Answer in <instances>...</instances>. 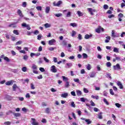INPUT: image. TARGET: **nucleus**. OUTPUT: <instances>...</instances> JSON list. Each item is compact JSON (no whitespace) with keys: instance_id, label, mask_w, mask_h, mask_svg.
I'll use <instances>...</instances> for the list:
<instances>
[{"instance_id":"nucleus-64","label":"nucleus","mask_w":125,"mask_h":125,"mask_svg":"<svg viewBox=\"0 0 125 125\" xmlns=\"http://www.w3.org/2000/svg\"><path fill=\"white\" fill-rule=\"evenodd\" d=\"M18 98L19 99L20 101H23L24 100V98L19 97Z\"/></svg>"},{"instance_id":"nucleus-17","label":"nucleus","mask_w":125,"mask_h":125,"mask_svg":"<svg viewBox=\"0 0 125 125\" xmlns=\"http://www.w3.org/2000/svg\"><path fill=\"white\" fill-rule=\"evenodd\" d=\"M61 97H62V98H66L67 97H68V93H65L62 94L61 95Z\"/></svg>"},{"instance_id":"nucleus-2","label":"nucleus","mask_w":125,"mask_h":125,"mask_svg":"<svg viewBox=\"0 0 125 125\" xmlns=\"http://www.w3.org/2000/svg\"><path fill=\"white\" fill-rule=\"evenodd\" d=\"M50 71L52 73H57V69H56V66L55 65H52L50 67Z\"/></svg>"},{"instance_id":"nucleus-24","label":"nucleus","mask_w":125,"mask_h":125,"mask_svg":"<svg viewBox=\"0 0 125 125\" xmlns=\"http://www.w3.org/2000/svg\"><path fill=\"white\" fill-rule=\"evenodd\" d=\"M119 49L116 47H114L113 49V52H116V53H119Z\"/></svg>"},{"instance_id":"nucleus-62","label":"nucleus","mask_w":125,"mask_h":125,"mask_svg":"<svg viewBox=\"0 0 125 125\" xmlns=\"http://www.w3.org/2000/svg\"><path fill=\"white\" fill-rule=\"evenodd\" d=\"M36 9H37V10H40V11H42V6L36 7Z\"/></svg>"},{"instance_id":"nucleus-32","label":"nucleus","mask_w":125,"mask_h":125,"mask_svg":"<svg viewBox=\"0 0 125 125\" xmlns=\"http://www.w3.org/2000/svg\"><path fill=\"white\" fill-rule=\"evenodd\" d=\"M86 69L88 71H89V70H91V65L90 64H87L86 65Z\"/></svg>"},{"instance_id":"nucleus-23","label":"nucleus","mask_w":125,"mask_h":125,"mask_svg":"<svg viewBox=\"0 0 125 125\" xmlns=\"http://www.w3.org/2000/svg\"><path fill=\"white\" fill-rule=\"evenodd\" d=\"M70 26H71V27H77V26H78V24H77V23L75 22H73V23H71L70 24Z\"/></svg>"},{"instance_id":"nucleus-41","label":"nucleus","mask_w":125,"mask_h":125,"mask_svg":"<svg viewBox=\"0 0 125 125\" xmlns=\"http://www.w3.org/2000/svg\"><path fill=\"white\" fill-rule=\"evenodd\" d=\"M60 31L61 34H64V33H65V30L64 29H63L62 28H60Z\"/></svg>"},{"instance_id":"nucleus-38","label":"nucleus","mask_w":125,"mask_h":125,"mask_svg":"<svg viewBox=\"0 0 125 125\" xmlns=\"http://www.w3.org/2000/svg\"><path fill=\"white\" fill-rule=\"evenodd\" d=\"M83 91L84 92V93H88L89 92V91L87 90L86 88H84L83 89Z\"/></svg>"},{"instance_id":"nucleus-11","label":"nucleus","mask_w":125,"mask_h":125,"mask_svg":"<svg viewBox=\"0 0 125 125\" xmlns=\"http://www.w3.org/2000/svg\"><path fill=\"white\" fill-rule=\"evenodd\" d=\"M73 66V63L69 62V63H67L65 65V68L66 69H69V68H71Z\"/></svg>"},{"instance_id":"nucleus-31","label":"nucleus","mask_w":125,"mask_h":125,"mask_svg":"<svg viewBox=\"0 0 125 125\" xmlns=\"http://www.w3.org/2000/svg\"><path fill=\"white\" fill-rule=\"evenodd\" d=\"M13 34H14L15 35H16L17 36H18L19 35V32H18V30H14L13 31Z\"/></svg>"},{"instance_id":"nucleus-47","label":"nucleus","mask_w":125,"mask_h":125,"mask_svg":"<svg viewBox=\"0 0 125 125\" xmlns=\"http://www.w3.org/2000/svg\"><path fill=\"white\" fill-rule=\"evenodd\" d=\"M109 92L111 95H114L115 93H114V91H113V89H110L109 90Z\"/></svg>"},{"instance_id":"nucleus-4","label":"nucleus","mask_w":125,"mask_h":125,"mask_svg":"<svg viewBox=\"0 0 125 125\" xmlns=\"http://www.w3.org/2000/svg\"><path fill=\"white\" fill-rule=\"evenodd\" d=\"M114 70H121V65L117 63L116 65L113 66Z\"/></svg>"},{"instance_id":"nucleus-30","label":"nucleus","mask_w":125,"mask_h":125,"mask_svg":"<svg viewBox=\"0 0 125 125\" xmlns=\"http://www.w3.org/2000/svg\"><path fill=\"white\" fill-rule=\"evenodd\" d=\"M55 16H56V17H61V16H63V14H62V13H58L55 14Z\"/></svg>"},{"instance_id":"nucleus-36","label":"nucleus","mask_w":125,"mask_h":125,"mask_svg":"<svg viewBox=\"0 0 125 125\" xmlns=\"http://www.w3.org/2000/svg\"><path fill=\"white\" fill-rule=\"evenodd\" d=\"M50 112V109H49V108L48 107L46 108L45 109V113H46L47 114H49Z\"/></svg>"},{"instance_id":"nucleus-19","label":"nucleus","mask_w":125,"mask_h":125,"mask_svg":"<svg viewBox=\"0 0 125 125\" xmlns=\"http://www.w3.org/2000/svg\"><path fill=\"white\" fill-rule=\"evenodd\" d=\"M50 11V7L49 6L46 7L45 13H49Z\"/></svg>"},{"instance_id":"nucleus-9","label":"nucleus","mask_w":125,"mask_h":125,"mask_svg":"<svg viewBox=\"0 0 125 125\" xmlns=\"http://www.w3.org/2000/svg\"><path fill=\"white\" fill-rule=\"evenodd\" d=\"M13 115L15 118H18L21 117V113L13 112Z\"/></svg>"},{"instance_id":"nucleus-27","label":"nucleus","mask_w":125,"mask_h":125,"mask_svg":"<svg viewBox=\"0 0 125 125\" xmlns=\"http://www.w3.org/2000/svg\"><path fill=\"white\" fill-rule=\"evenodd\" d=\"M85 122L87 123V125H90V124H91V121H90L89 119H85Z\"/></svg>"},{"instance_id":"nucleus-16","label":"nucleus","mask_w":125,"mask_h":125,"mask_svg":"<svg viewBox=\"0 0 125 125\" xmlns=\"http://www.w3.org/2000/svg\"><path fill=\"white\" fill-rule=\"evenodd\" d=\"M76 92L78 96H81V95H82V94L81 91L79 90H76Z\"/></svg>"},{"instance_id":"nucleus-29","label":"nucleus","mask_w":125,"mask_h":125,"mask_svg":"<svg viewBox=\"0 0 125 125\" xmlns=\"http://www.w3.org/2000/svg\"><path fill=\"white\" fill-rule=\"evenodd\" d=\"M69 86H70V84L69 83V82L67 81V82H65V87H66V88H68V87H69Z\"/></svg>"},{"instance_id":"nucleus-18","label":"nucleus","mask_w":125,"mask_h":125,"mask_svg":"<svg viewBox=\"0 0 125 125\" xmlns=\"http://www.w3.org/2000/svg\"><path fill=\"white\" fill-rule=\"evenodd\" d=\"M102 114H103V113L100 112L98 115V119H100V120H102V119H103V116H102Z\"/></svg>"},{"instance_id":"nucleus-21","label":"nucleus","mask_w":125,"mask_h":125,"mask_svg":"<svg viewBox=\"0 0 125 125\" xmlns=\"http://www.w3.org/2000/svg\"><path fill=\"white\" fill-rule=\"evenodd\" d=\"M91 98H93V99H96V100H98V99H99V96H98V95L97 96L92 95Z\"/></svg>"},{"instance_id":"nucleus-33","label":"nucleus","mask_w":125,"mask_h":125,"mask_svg":"<svg viewBox=\"0 0 125 125\" xmlns=\"http://www.w3.org/2000/svg\"><path fill=\"white\" fill-rule=\"evenodd\" d=\"M76 35H77V32H76L75 30H73L72 31V35H71L72 37H75Z\"/></svg>"},{"instance_id":"nucleus-25","label":"nucleus","mask_w":125,"mask_h":125,"mask_svg":"<svg viewBox=\"0 0 125 125\" xmlns=\"http://www.w3.org/2000/svg\"><path fill=\"white\" fill-rule=\"evenodd\" d=\"M33 70H38V66L36 64H33L32 66Z\"/></svg>"},{"instance_id":"nucleus-60","label":"nucleus","mask_w":125,"mask_h":125,"mask_svg":"<svg viewBox=\"0 0 125 125\" xmlns=\"http://www.w3.org/2000/svg\"><path fill=\"white\" fill-rule=\"evenodd\" d=\"M4 60H5V61H7V62H9V59L7 57H4Z\"/></svg>"},{"instance_id":"nucleus-44","label":"nucleus","mask_w":125,"mask_h":125,"mask_svg":"<svg viewBox=\"0 0 125 125\" xmlns=\"http://www.w3.org/2000/svg\"><path fill=\"white\" fill-rule=\"evenodd\" d=\"M83 56L84 59H86V58H87V55L85 53H83Z\"/></svg>"},{"instance_id":"nucleus-50","label":"nucleus","mask_w":125,"mask_h":125,"mask_svg":"<svg viewBox=\"0 0 125 125\" xmlns=\"http://www.w3.org/2000/svg\"><path fill=\"white\" fill-rule=\"evenodd\" d=\"M104 102L106 104V105H109V103L107 101V99H104Z\"/></svg>"},{"instance_id":"nucleus-37","label":"nucleus","mask_w":125,"mask_h":125,"mask_svg":"<svg viewBox=\"0 0 125 125\" xmlns=\"http://www.w3.org/2000/svg\"><path fill=\"white\" fill-rule=\"evenodd\" d=\"M44 61L46 62V63H49V60L47 59L45 57H43Z\"/></svg>"},{"instance_id":"nucleus-35","label":"nucleus","mask_w":125,"mask_h":125,"mask_svg":"<svg viewBox=\"0 0 125 125\" xmlns=\"http://www.w3.org/2000/svg\"><path fill=\"white\" fill-rule=\"evenodd\" d=\"M28 58H29V57L27 55H25L23 56V59L24 60H25V61H26L28 60Z\"/></svg>"},{"instance_id":"nucleus-7","label":"nucleus","mask_w":125,"mask_h":125,"mask_svg":"<svg viewBox=\"0 0 125 125\" xmlns=\"http://www.w3.org/2000/svg\"><path fill=\"white\" fill-rule=\"evenodd\" d=\"M31 120H32V122L31 123L32 125H39V122L36 121V119L31 118Z\"/></svg>"},{"instance_id":"nucleus-55","label":"nucleus","mask_w":125,"mask_h":125,"mask_svg":"<svg viewBox=\"0 0 125 125\" xmlns=\"http://www.w3.org/2000/svg\"><path fill=\"white\" fill-rule=\"evenodd\" d=\"M111 36L112 37H116V35H115V30H112L111 32Z\"/></svg>"},{"instance_id":"nucleus-54","label":"nucleus","mask_w":125,"mask_h":125,"mask_svg":"<svg viewBox=\"0 0 125 125\" xmlns=\"http://www.w3.org/2000/svg\"><path fill=\"white\" fill-rule=\"evenodd\" d=\"M33 34L34 35H39V34H40V32L38 31V30H35L34 32H33Z\"/></svg>"},{"instance_id":"nucleus-51","label":"nucleus","mask_w":125,"mask_h":125,"mask_svg":"<svg viewBox=\"0 0 125 125\" xmlns=\"http://www.w3.org/2000/svg\"><path fill=\"white\" fill-rule=\"evenodd\" d=\"M115 106L117 107V108H120L122 106V105L119 103H116L115 104Z\"/></svg>"},{"instance_id":"nucleus-49","label":"nucleus","mask_w":125,"mask_h":125,"mask_svg":"<svg viewBox=\"0 0 125 125\" xmlns=\"http://www.w3.org/2000/svg\"><path fill=\"white\" fill-rule=\"evenodd\" d=\"M77 14L78 15V16H83V13L81 12L80 11H77Z\"/></svg>"},{"instance_id":"nucleus-61","label":"nucleus","mask_w":125,"mask_h":125,"mask_svg":"<svg viewBox=\"0 0 125 125\" xmlns=\"http://www.w3.org/2000/svg\"><path fill=\"white\" fill-rule=\"evenodd\" d=\"M61 3H62V1H59L57 3V6H59L60 5V4H61Z\"/></svg>"},{"instance_id":"nucleus-3","label":"nucleus","mask_w":125,"mask_h":125,"mask_svg":"<svg viewBox=\"0 0 125 125\" xmlns=\"http://www.w3.org/2000/svg\"><path fill=\"white\" fill-rule=\"evenodd\" d=\"M55 42H56V40L55 39H52L48 42V44L49 45H54L55 44Z\"/></svg>"},{"instance_id":"nucleus-26","label":"nucleus","mask_w":125,"mask_h":125,"mask_svg":"<svg viewBox=\"0 0 125 125\" xmlns=\"http://www.w3.org/2000/svg\"><path fill=\"white\" fill-rule=\"evenodd\" d=\"M45 28H50L51 27V25L49 24L48 23H46L44 24Z\"/></svg>"},{"instance_id":"nucleus-20","label":"nucleus","mask_w":125,"mask_h":125,"mask_svg":"<svg viewBox=\"0 0 125 125\" xmlns=\"http://www.w3.org/2000/svg\"><path fill=\"white\" fill-rule=\"evenodd\" d=\"M101 31V26H99V28L96 29V33H98V34H100Z\"/></svg>"},{"instance_id":"nucleus-39","label":"nucleus","mask_w":125,"mask_h":125,"mask_svg":"<svg viewBox=\"0 0 125 125\" xmlns=\"http://www.w3.org/2000/svg\"><path fill=\"white\" fill-rule=\"evenodd\" d=\"M25 97L28 99H30L31 96L30 95L29 93H26V94L25 95Z\"/></svg>"},{"instance_id":"nucleus-5","label":"nucleus","mask_w":125,"mask_h":125,"mask_svg":"<svg viewBox=\"0 0 125 125\" xmlns=\"http://www.w3.org/2000/svg\"><path fill=\"white\" fill-rule=\"evenodd\" d=\"M87 9L89 11V12H90L91 15H93V12H95V11H96L95 9H93L91 8H88Z\"/></svg>"},{"instance_id":"nucleus-45","label":"nucleus","mask_w":125,"mask_h":125,"mask_svg":"<svg viewBox=\"0 0 125 125\" xmlns=\"http://www.w3.org/2000/svg\"><path fill=\"white\" fill-rule=\"evenodd\" d=\"M22 6L23 7H26L27 6V2L24 1L22 2Z\"/></svg>"},{"instance_id":"nucleus-14","label":"nucleus","mask_w":125,"mask_h":125,"mask_svg":"<svg viewBox=\"0 0 125 125\" xmlns=\"http://www.w3.org/2000/svg\"><path fill=\"white\" fill-rule=\"evenodd\" d=\"M19 87L17 86L16 84H14L13 85V91H16V89H18Z\"/></svg>"},{"instance_id":"nucleus-57","label":"nucleus","mask_w":125,"mask_h":125,"mask_svg":"<svg viewBox=\"0 0 125 125\" xmlns=\"http://www.w3.org/2000/svg\"><path fill=\"white\" fill-rule=\"evenodd\" d=\"M22 72H26L27 71V67H23L22 68Z\"/></svg>"},{"instance_id":"nucleus-12","label":"nucleus","mask_w":125,"mask_h":125,"mask_svg":"<svg viewBox=\"0 0 125 125\" xmlns=\"http://www.w3.org/2000/svg\"><path fill=\"white\" fill-rule=\"evenodd\" d=\"M18 14H19V16L21 17V18L23 17V14L22 13V11L20 10V9L18 10Z\"/></svg>"},{"instance_id":"nucleus-40","label":"nucleus","mask_w":125,"mask_h":125,"mask_svg":"<svg viewBox=\"0 0 125 125\" xmlns=\"http://www.w3.org/2000/svg\"><path fill=\"white\" fill-rule=\"evenodd\" d=\"M106 78H109L110 80H112V77H111L110 73H106Z\"/></svg>"},{"instance_id":"nucleus-48","label":"nucleus","mask_w":125,"mask_h":125,"mask_svg":"<svg viewBox=\"0 0 125 125\" xmlns=\"http://www.w3.org/2000/svg\"><path fill=\"white\" fill-rule=\"evenodd\" d=\"M112 66V64L110 62H106V66L108 67H111Z\"/></svg>"},{"instance_id":"nucleus-28","label":"nucleus","mask_w":125,"mask_h":125,"mask_svg":"<svg viewBox=\"0 0 125 125\" xmlns=\"http://www.w3.org/2000/svg\"><path fill=\"white\" fill-rule=\"evenodd\" d=\"M80 101L81 102H85V101H87V99H85L84 98H80Z\"/></svg>"},{"instance_id":"nucleus-52","label":"nucleus","mask_w":125,"mask_h":125,"mask_svg":"<svg viewBox=\"0 0 125 125\" xmlns=\"http://www.w3.org/2000/svg\"><path fill=\"white\" fill-rule=\"evenodd\" d=\"M71 106L73 108H75L76 107V104H75V103L74 102H71Z\"/></svg>"},{"instance_id":"nucleus-46","label":"nucleus","mask_w":125,"mask_h":125,"mask_svg":"<svg viewBox=\"0 0 125 125\" xmlns=\"http://www.w3.org/2000/svg\"><path fill=\"white\" fill-rule=\"evenodd\" d=\"M22 42V41H19L16 42V45H19L20 44H21Z\"/></svg>"},{"instance_id":"nucleus-13","label":"nucleus","mask_w":125,"mask_h":125,"mask_svg":"<svg viewBox=\"0 0 125 125\" xmlns=\"http://www.w3.org/2000/svg\"><path fill=\"white\" fill-rule=\"evenodd\" d=\"M106 40H105V42L108 43L111 41V37L107 36L105 37Z\"/></svg>"},{"instance_id":"nucleus-10","label":"nucleus","mask_w":125,"mask_h":125,"mask_svg":"<svg viewBox=\"0 0 125 125\" xmlns=\"http://www.w3.org/2000/svg\"><path fill=\"white\" fill-rule=\"evenodd\" d=\"M41 55V53H31L30 54V56L31 57H33V56H40Z\"/></svg>"},{"instance_id":"nucleus-56","label":"nucleus","mask_w":125,"mask_h":125,"mask_svg":"<svg viewBox=\"0 0 125 125\" xmlns=\"http://www.w3.org/2000/svg\"><path fill=\"white\" fill-rule=\"evenodd\" d=\"M104 9H108V8H109V6H108L107 4H104Z\"/></svg>"},{"instance_id":"nucleus-8","label":"nucleus","mask_w":125,"mask_h":125,"mask_svg":"<svg viewBox=\"0 0 125 125\" xmlns=\"http://www.w3.org/2000/svg\"><path fill=\"white\" fill-rule=\"evenodd\" d=\"M13 83H14L13 80H10L6 82L5 84L6 85H12V84H13Z\"/></svg>"},{"instance_id":"nucleus-1","label":"nucleus","mask_w":125,"mask_h":125,"mask_svg":"<svg viewBox=\"0 0 125 125\" xmlns=\"http://www.w3.org/2000/svg\"><path fill=\"white\" fill-rule=\"evenodd\" d=\"M63 13L66 15V17H71V12L69 11V10H63Z\"/></svg>"},{"instance_id":"nucleus-63","label":"nucleus","mask_w":125,"mask_h":125,"mask_svg":"<svg viewBox=\"0 0 125 125\" xmlns=\"http://www.w3.org/2000/svg\"><path fill=\"white\" fill-rule=\"evenodd\" d=\"M118 17H119V18H123V17H124V14H123L122 13H120L118 15Z\"/></svg>"},{"instance_id":"nucleus-6","label":"nucleus","mask_w":125,"mask_h":125,"mask_svg":"<svg viewBox=\"0 0 125 125\" xmlns=\"http://www.w3.org/2000/svg\"><path fill=\"white\" fill-rule=\"evenodd\" d=\"M117 84L119 87V88H120V89H123V88H124V86L123 85L122 82L120 81H117Z\"/></svg>"},{"instance_id":"nucleus-22","label":"nucleus","mask_w":125,"mask_h":125,"mask_svg":"<svg viewBox=\"0 0 125 125\" xmlns=\"http://www.w3.org/2000/svg\"><path fill=\"white\" fill-rule=\"evenodd\" d=\"M62 80L63 81V82H65V83L66 82H68V81H69V79H68V78L65 77V76H62Z\"/></svg>"},{"instance_id":"nucleus-34","label":"nucleus","mask_w":125,"mask_h":125,"mask_svg":"<svg viewBox=\"0 0 125 125\" xmlns=\"http://www.w3.org/2000/svg\"><path fill=\"white\" fill-rule=\"evenodd\" d=\"M115 58L116 59V60H118V61H124V59H121V58L119 57H115Z\"/></svg>"},{"instance_id":"nucleus-42","label":"nucleus","mask_w":125,"mask_h":125,"mask_svg":"<svg viewBox=\"0 0 125 125\" xmlns=\"http://www.w3.org/2000/svg\"><path fill=\"white\" fill-rule=\"evenodd\" d=\"M40 71H41V72H45V69H44V68L43 67H40L39 68Z\"/></svg>"},{"instance_id":"nucleus-43","label":"nucleus","mask_w":125,"mask_h":125,"mask_svg":"<svg viewBox=\"0 0 125 125\" xmlns=\"http://www.w3.org/2000/svg\"><path fill=\"white\" fill-rule=\"evenodd\" d=\"M4 125H11V122H10L9 121L5 122L4 123Z\"/></svg>"},{"instance_id":"nucleus-59","label":"nucleus","mask_w":125,"mask_h":125,"mask_svg":"<svg viewBox=\"0 0 125 125\" xmlns=\"http://www.w3.org/2000/svg\"><path fill=\"white\" fill-rule=\"evenodd\" d=\"M71 94L72 95V96H76V92L75 91H71Z\"/></svg>"},{"instance_id":"nucleus-58","label":"nucleus","mask_w":125,"mask_h":125,"mask_svg":"<svg viewBox=\"0 0 125 125\" xmlns=\"http://www.w3.org/2000/svg\"><path fill=\"white\" fill-rule=\"evenodd\" d=\"M10 114H13V112L11 110H9V111L7 112L6 115H10Z\"/></svg>"},{"instance_id":"nucleus-53","label":"nucleus","mask_w":125,"mask_h":125,"mask_svg":"<svg viewBox=\"0 0 125 125\" xmlns=\"http://www.w3.org/2000/svg\"><path fill=\"white\" fill-rule=\"evenodd\" d=\"M73 81L75 82V83H80V80L79 79H74Z\"/></svg>"},{"instance_id":"nucleus-15","label":"nucleus","mask_w":125,"mask_h":125,"mask_svg":"<svg viewBox=\"0 0 125 125\" xmlns=\"http://www.w3.org/2000/svg\"><path fill=\"white\" fill-rule=\"evenodd\" d=\"M91 37H92V34H86L84 36V39H85V40H88V39H90V38H91Z\"/></svg>"}]
</instances>
